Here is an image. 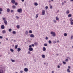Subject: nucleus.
Wrapping results in <instances>:
<instances>
[{
    "label": "nucleus",
    "instance_id": "1",
    "mask_svg": "<svg viewBox=\"0 0 73 73\" xmlns=\"http://www.w3.org/2000/svg\"><path fill=\"white\" fill-rule=\"evenodd\" d=\"M3 20L4 21V23H5V24L6 25H7V21L5 20L6 19L5 18H3Z\"/></svg>",
    "mask_w": 73,
    "mask_h": 73
},
{
    "label": "nucleus",
    "instance_id": "2",
    "mask_svg": "<svg viewBox=\"0 0 73 73\" xmlns=\"http://www.w3.org/2000/svg\"><path fill=\"white\" fill-rule=\"evenodd\" d=\"M50 34L52 35L53 37H55L56 36V33L52 31L50 33Z\"/></svg>",
    "mask_w": 73,
    "mask_h": 73
},
{
    "label": "nucleus",
    "instance_id": "3",
    "mask_svg": "<svg viewBox=\"0 0 73 73\" xmlns=\"http://www.w3.org/2000/svg\"><path fill=\"white\" fill-rule=\"evenodd\" d=\"M22 9H18L17 10V12L18 13H21L22 12Z\"/></svg>",
    "mask_w": 73,
    "mask_h": 73
},
{
    "label": "nucleus",
    "instance_id": "4",
    "mask_svg": "<svg viewBox=\"0 0 73 73\" xmlns=\"http://www.w3.org/2000/svg\"><path fill=\"white\" fill-rule=\"evenodd\" d=\"M42 15H44L45 14V11L44 10H42Z\"/></svg>",
    "mask_w": 73,
    "mask_h": 73
},
{
    "label": "nucleus",
    "instance_id": "5",
    "mask_svg": "<svg viewBox=\"0 0 73 73\" xmlns=\"http://www.w3.org/2000/svg\"><path fill=\"white\" fill-rule=\"evenodd\" d=\"M70 21V23L71 25H73V20L72 19V18H71Z\"/></svg>",
    "mask_w": 73,
    "mask_h": 73
},
{
    "label": "nucleus",
    "instance_id": "6",
    "mask_svg": "<svg viewBox=\"0 0 73 73\" xmlns=\"http://www.w3.org/2000/svg\"><path fill=\"white\" fill-rule=\"evenodd\" d=\"M1 28L2 29H4L5 28V26H4V25H2L1 26Z\"/></svg>",
    "mask_w": 73,
    "mask_h": 73
},
{
    "label": "nucleus",
    "instance_id": "7",
    "mask_svg": "<svg viewBox=\"0 0 73 73\" xmlns=\"http://www.w3.org/2000/svg\"><path fill=\"white\" fill-rule=\"evenodd\" d=\"M29 51H33V48L32 47H29Z\"/></svg>",
    "mask_w": 73,
    "mask_h": 73
},
{
    "label": "nucleus",
    "instance_id": "8",
    "mask_svg": "<svg viewBox=\"0 0 73 73\" xmlns=\"http://www.w3.org/2000/svg\"><path fill=\"white\" fill-rule=\"evenodd\" d=\"M24 70L25 72H27L28 71V69L27 68H25L24 69Z\"/></svg>",
    "mask_w": 73,
    "mask_h": 73
},
{
    "label": "nucleus",
    "instance_id": "9",
    "mask_svg": "<svg viewBox=\"0 0 73 73\" xmlns=\"http://www.w3.org/2000/svg\"><path fill=\"white\" fill-rule=\"evenodd\" d=\"M11 2L12 4H15V0H12Z\"/></svg>",
    "mask_w": 73,
    "mask_h": 73
},
{
    "label": "nucleus",
    "instance_id": "10",
    "mask_svg": "<svg viewBox=\"0 0 73 73\" xmlns=\"http://www.w3.org/2000/svg\"><path fill=\"white\" fill-rule=\"evenodd\" d=\"M1 12H3V9L0 8V15L1 14Z\"/></svg>",
    "mask_w": 73,
    "mask_h": 73
},
{
    "label": "nucleus",
    "instance_id": "11",
    "mask_svg": "<svg viewBox=\"0 0 73 73\" xmlns=\"http://www.w3.org/2000/svg\"><path fill=\"white\" fill-rule=\"evenodd\" d=\"M2 33H3V34H4L5 33H6V31H5V30H3L2 32Z\"/></svg>",
    "mask_w": 73,
    "mask_h": 73
},
{
    "label": "nucleus",
    "instance_id": "12",
    "mask_svg": "<svg viewBox=\"0 0 73 73\" xmlns=\"http://www.w3.org/2000/svg\"><path fill=\"white\" fill-rule=\"evenodd\" d=\"M17 51L18 52H20L21 51V48H17Z\"/></svg>",
    "mask_w": 73,
    "mask_h": 73
},
{
    "label": "nucleus",
    "instance_id": "13",
    "mask_svg": "<svg viewBox=\"0 0 73 73\" xmlns=\"http://www.w3.org/2000/svg\"><path fill=\"white\" fill-rule=\"evenodd\" d=\"M34 36H35L33 34H31L30 35V37L31 38L34 37Z\"/></svg>",
    "mask_w": 73,
    "mask_h": 73
},
{
    "label": "nucleus",
    "instance_id": "14",
    "mask_svg": "<svg viewBox=\"0 0 73 73\" xmlns=\"http://www.w3.org/2000/svg\"><path fill=\"white\" fill-rule=\"evenodd\" d=\"M25 34L26 35H28V31H26L25 32Z\"/></svg>",
    "mask_w": 73,
    "mask_h": 73
},
{
    "label": "nucleus",
    "instance_id": "15",
    "mask_svg": "<svg viewBox=\"0 0 73 73\" xmlns=\"http://www.w3.org/2000/svg\"><path fill=\"white\" fill-rule=\"evenodd\" d=\"M7 12L8 13L9 12H10V9L9 8L7 9Z\"/></svg>",
    "mask_w": 73,
    "mask_h": 73
},
{
    "label": "nucleus",
    "instance_id": "16",
    "mask_svg": "<svg viewBox=\"0 0 73 73\" xmlns=\"http://www.w3.org/2000/svg\"><path fill=\"white\" fill-rule=\"evenodd\" d=\"M42 57L43 58H45V55H42Z\"/></svg>",
    "mask_w": 73,
    "mask_h": 73
},
{
    "label": "nucleus",
    "instance_id": "17",
    "mask_svg": "<svg viewBox=\"0 0 73 73\" xmlns=\"http://www.w3.org/2000/svg\"><path fill=\"white\" fill-rule=\"evenodd\" d=\"M34 5H35V6H37L38 5V3H35L34 4Z\"/></svg>",
    "mask_w": 73,
    "mask_h": 73
},
{
    "label": "nucleus",
    "instance_id": "18",
    "mask_svg": "<svg viewBox=\"0 0 73 73\" xmlns=\"http://www.w3.org/2000/svg\"><path fill=\"white\" fill-rule=\"evenodd\" d=\"M4 72H3V70L1 69L0 70V73H3Z\"/></svg>",
    "mask_w": 73,
    "mask_h": 73
},
{
    "label": "nucleus",
    "instance_id": "19",
    "mask_svg": "<svg viewBox=\"0 0 73 73\" xmlns=\"http://www.w3.org/2000/svg\"><path fill=\"white\" fill-rule=\"evenodd\" d=\"M70 12V11H69V10H67L66 11V13L67 14H69V13Z\"/></svg>",
    "mask_w": 73,
    "mask_h": 73
},
{
    "label": "nucleus",
    "instance_id": "20",
    "mask_svg": "<svg viewBox=\"0 0 73 73\" xmlns=\"http://www.w3.org/2000/svg\"><path fill=\"white\" fill-rule=\"evenodd\" d=\"M12 33L14 35H15L16 34V31H14Z\"/></svg>",
    "mask_w": 73,
    "mask_h": 73
},
{
    "label": "nucleus",
    "instance_id": "21",
    "mask_svg": "<svg viewBox=\"0 0 73 73\" xmlns=\"http://www.w3.org/2000/svg\"><path fill=\"white\" fill-rule=\"evenodd\" d=\"M43 51H45V50H46V48H45V47H44L43 48Z\"/></svg>",
    "mask_w": 73,
    "mask_h": 73
},
{
    "label": "nucleus",
    "instance_id": "22",
    "mask_svg": "<svg viewBox=\"0 0 73 73\" xmlns=\"http://www.w3.org/2000/svg\"><path fill=\"white\" fill-rule=\"evenodd\" d=\"M68 17H72V15H71V14H69L68 15Z\"/></svg>",
    "mask_w": 73,
    "mask_h": 73
},
{
    "label": "nucleus",
    "instance_id": "23",
    "mask_svg": "<svg viewBox=\"0 0 73 73\" xmlns=\"http://www.w3.org/2000/svg\"><path fill=\"white\" fill-rule=\"evenodd\" d=\"M67 72H68V73H70V70H69V69H67Z\"/></svg>",
    "mask_w": 73,
    "mask_h": 73
},
{
    "label": "nucleus",
    "instance_id": "24",
    "mask_svg": "<svg viewBox=\"0 0 73 73\" xmlns=\"http://www.w3.org/2000/svg\"><path fill=\"white\" fill-rule=\"evenodd\" d=\"M12 8H13V9H15V8H16V6H15V5H13L12 6Z\"/></svg>",
    "mask_w": 73,
    "mask_h": 73
},
{
    "label": "nucleus",
    "instance_id": "25",
    "mask_svg": "<svg viewBox=\"0 0 73 73\" xmlns=\"http://www.w3.org/2000/svg\"><path fill=\"white\" fill-rule=\"evenodd\" d=\"M10 51H11V52H14V50H13V49H11V48L10 49Z\"/></svg>",
    "mask_w": 73,
    "mask_h": 73
},
{
    "label": "nucleus",
    "instance_id": "26",
    "mask_svg": "<svg viewBox=\"0 0 73 73\" xmlns=\"http://www.w3.org/2000/svg\"><path fill=\"white\" fill-rule=\"evenodd\" d=\"M68 35H67V34L66 33H64V36H67Z\"/></svg>",
    "mask_w": 73,
    "mask_h": 73
},
{
    "label": "nucleus",
    "instance_id": "27",
    "mask_svg": "<svg viewBox=\"0 0 73 73\" xmlns=\"http://www.w3.org/2000/svg\"><path fill=\"white\" fill-rule=\"evenodd\" d=\"M17 27L18 29H19L20 28V26L19 25H17Z\"/></svg>",
    "mask_w": 73,
    "mask_h": 73
},
{
    "label": "nucleus",
    "instance_id": "28",
    "mask_svg": "<svg viewBox=\"0 0 73 73\" xmlns=\"http://www.w3.org/2000/svg\"><path fill=\"white\" fill-rule=\"evenodd\" d=\"M9 32H12V29H10L9 30Z\"/></svg>",
    "mask_w": 73,
    "mask_h": 73
},
{
    "label": "nucleus",
    "instance_id": "29",
    "mask_svg": "<svg viewBox=\"0 0 73 73\" xmlns=\"http://www.w3.org/2000/svg\"><path fill=\"white\" fill-rule=\"evenodd\" d=\"M34 44H35V45L36 46V45H37V42H35L34 43Z\"/></svg>",
    "mask_w": 73,
    "mask_h": 73
},
{
    "label": "nucleus",
    "instance_id": "30",
    "mask_svg": "<svg viewBox=\"0 0 73 73\" xmlns=\"http://www.w3.org/2000/svg\"><path fill=\"white\" fill-rule=\"evenodd\" d=\"M38 14H37L36 16V18H37L38 17Z\"/></svg>",
    "mask_w": 73,
    "mask_h": 73
},
{
    "label": "nucleus",
    "instance_id": "31",
    "mask_svg": "<svg viewBox=\"0 0 73 73\" xmlns=\"http://www.w3.org/2000/svg\"><path fill=\"white\" fill-rule=\"evenodd\" d=\"M48 43L49 44H51L52 43V41L50 40H49L48 41Z\"/></svg>",
    "mask_w": 73,
    "mask_h": 73
},
{
    "label": "nucleus",
    "instance_id": "32",
    "mask_svg": "<svg viewBox=\"0 0 73 73\" xmlns=\"http://www.w3.org/2000/svg\"><path fill=\"white\" fill-rule=\"evenodd\" d=\"M44 46H47L48 44H44Z\"/></svg>",
    "mask_w": 73,
    "mask_h": 73
},
{
    "label": "nucleus",
    "instance_id": "33",
    "mask_svg": "<svg viewBox=\"0 0 73 73\" xmlns=\"http://www.w3.org/2000/svg\"><path fill=\"white\" fill-rule=\"evenodd\" d=\"M59 19L58 18V17H56V20L57 21H58V20H59Z\"/></svg>",
    "mask_w": 73,
    "mask_h": 73
},
{
    "label": "nucleus",
    "instance_id": "34",
    "mask_svg": "<svg viewBox=\"0 0 73 73\" xmlns=\"http://www.w3.org/2000/svg\"><path fill=\"white\" fill-rule=\"evenodd\" d=\"M17 46H18V45H15V48L16 49L17 48Z\"/></svg>",
    "mask_w": 73,
    "mask_h": 73
},
{
    "label": "nucleus",
    "instance_id": "35",
    "mask_svg": "<svg viewBox=\"0 0 73 73\" xmlns=\"http://www.w3.org/2000/svg\"><path fill=\"white\" fill-rule=\"evenodd\" d=\"M29 33H32V31L31 30H30L29 31Z\"/></svg>",
    "mask_w": 73,
    "mask_h": 73
},
{
    "label": "nucleus",
    "instance_id": "36",
    "mask_svg": "<svg viewBox=\"0 0 73 73\" xmlns=\"http://www.w3.org/2000/svg\"><path fill=\"white\" fill-rule=\"evenodd\" d=\"M65 61H66V62H68V59L67 58L65 60Z\"/></svg>",
    "mask_w": 73,
    "mask_h": 73
},
{
    "label": "nucleus",
    "instance_id": "37",
    "mask_svg": "<svg viewBox=\"0 0 73 73\" xmlns=\"http://www.w3.org/2000/svg\"><path fill=\"white\" fill-rule=\"evenodd\" d=\"M71 40H73V36L72 35L71 36Z\"/></svg>",
    "mask_w": 73,
    "mask_h": 73
},
{
    "label": "nucleus",
    "instance_id": "38",
    "mask_svg": "<svg viewBox=\"0 0 73 73\" xmlns=\"http://www.w3.org/2000/svg\"><path fill=\"white\" fill-rule=\"evenodd\" d=\"M63 63L64 65H65V64H66V62H64V61L63 62Z\"/></svg>",
    "mask_w": 73,
    "mask_h": 73
},
{
    "label": "nucleus",
    "instance_id": "39",
    "mask_svg": "<svg viewBox=\"0 0 73 73\" xmlns=\"http://www.w3.org/2000/svg\"><path fill=\"white\" fill-rule=\"evenodd\" d=\"M15 5H17V2H15Z\"/></svg>",
    "mask_w": 73,
    "mask_h": 73
},
{
    "label": "nucleus",
    "instance_id": "40",
    "mask_svg": "<svg viewBox=\"0 0 73 73\" xmlns=\"http://www.w3.org/2000/svg\"><path fill=\"white\" fill-rule=\"evenodd\" d=\"M48 37L46 36L45 38V39L46 40H48Z\"/></svg>",
    "mask_w": 73,
    "mask_h": 73
},
{
    "label": "nucleus",
    "instance_id": "41",
    "mask_svg": "<svg viewBox=\"0 0 73 73\" xmlns=\"http://www.w3.org/2000/svg\"><path fill=\"white\" fill-rule=\"evenodd\" d=\"M11 61L12 62H14L15 61L14 60H12Z\"/></svg>",
    "mask_w": 73,
    "mask_h": 73
},
{
    "label": "nucleus",
    "instance_id": "42",
    "mask_svg": "<svg viewBox=\"0 0 73 73\" xmlns=\"http://www.w3.org/2000/svg\"><path fill=\"white\" fill-rule=\"evenodd\" d=\"M23 71H21L20 72V73H23Z\"/></svg>",
    "mask_w": 73,
    "mask_h": 73
},
{
    "label": "nucleus",
    "instance_id": "43",
    "mask_svg": "<svg viewBox=\"0 0 73 73\" xmlns=\"http://www.w3.org/2000/svg\"><path fill=\"white\" fill-rule=\"evenodd\" d=\"M13 10H11V13H13Z\"/></svg>",
    "mask_w": 73,
    "mask_h": 73
},
{
    "label": "nucleus",
    "instance_id": "44",
    "mask_svg": "<svg viewBox=\"0 0 73 73\" xmlns=\"http://www.w3.org/2000/svg\"><path fill=\"white\" fill-rule=\"evenodd\" d=\"M57 67L58 68H60V66L59 65H58Z\"/></svg>",
    "mask_w": 73,
    "mask_h": 73
},
{
    "label": "nucleus",
    "instance_id": "45",
    "mask_svg": "<svg viewBox=\"0 0 73 73\" xmlns=\"http://www.w3.org/2000/svg\"><path fill=\"white\" fill-rule=\"evenodd\" d=\"M0 38H1V39L3 38V36H0Z\"/></svg>",
    "mask_w": 73,
    "mask_h": 73
},
{
    "label": "nucleus",
    "instance_id": "46",
    "mask_svg": "<svg viewBox=\"0 0 73 73\" xmlns=\"http://www.w3.org/2000/svg\"><path fill=\"white\" fill-rule=\"evenodd\" d=\"M46 9H48V6H46L45 7Z\"/></svg>",
    "mask_w": 73,
    "mask_h": 73
},
{
    "label": "nucleus",
    "instance_id": "47",
    "mask_svg": "<svg viewBox=\"0 0 73 73\" xmlns=\"http://www.w3.org/2000/svg\"><path fill=\"white\" fill-rule=\"evenodd\" d=\"M28 54H30L31 53V52L30 51H28Z\"/></svg>",
    "mask_w": 73,
    "mask_h": 73
},
{
    "label": "nucleus",
    "instance_id": "48",
    "mask_svg": "<svg viewBox=\"0 0 73 73\" xmlns=\"http://www.w3.org/2000/svg\"><path fill=\"white\" fill-rule=\"evenodd\" d=\"M54 44H56V41H54Z\"/></svg>",
    "mask_w": 73,
    "mask_h": 73
},
{
    "label": "nucleus",
    "instance_id": "49",
    "mask_svg": "<svg viewBox=\"0 0 73 73\" xmlns=\"http://www.w3.org/2000/svg\"><path fill=\"white\" fill-rule=\"evenodd\" d=\"M60 11V10H58L57 12V13H58V12H59Z\"/></svg>",
    "mask_w": 73,
    "mask_h": 73
},
{
    "label": "nucleus",
    "instance_id": "50",
    "mask_svg": "<svg viewBox=\"0 0 73 73\" xmlns=\"http://www.w3.org/2000/svg\"><path fill=\"white\" fill-rule=\"evenodd\" d=\"M50 9H52V8H53V7H52V6H51L50 7Z\"/></svg>",
    "mask_w": 73,
    "mask_h": 73
},
{
    "label": "nucleus",
    "instance_id": "51",
    "mask_svg": "<svg viewBox=\"0 0 73 73\" xmlns=\"http://www.w3.org/2000/svg\"><path fill=\"white\" fill-rule=\"evenodd\" d=\"M32 46H35V44H32Z\"/></svg>",
    "mask_w": 73,
    "mask_h": 73
},
{
    "label": "nucleus",
    "instance_id": "52",
    "mask_svg": "<svg viewBox=\"0 0 73 73\" xmlns=\"http://www.w3.org/2000/svg\"><path fill=\"white\" fill-rule=\"evenodd\" d=\"M32 45H30L29 46V47H30V48H31V47H32Z\"/></svg>",
    "mask_w": 73,
    "mask_h": 73
},
{
    "label": "nucleus",
    "instance_id": "53",
    "mask_svg": "<svg viewBox=\"0 0 73 73\" xmlns=\"http://www.w3.org/2000/svg\"><path fill=\"white\" fill-rule=\"evenodd\" d=\"M62 5H64V2H62Z\"/></svg>",
    "mask_w": 73,
    "mask_h": 73
},
{
    "label": "nucleus",
    "instance_id": "54",
    "mask_svg": "<svg viewBox=\"0 0 73 73\" xmlns=\"http://www.w3.org/2000/svg\"><path fill=\"white\" fill-rule=\"evenodd\" d=\"M54 23H56V20H54Z\"/></svg>",
    "mask_w": 73,
    "mask_h": 73
},
{
    "label": "nucleus",
    "instance_id": "55",
    "mask_svg": "<svg viewBox=\"0 0 73 73\" xmlns=\"http://www.w3.org/2000/svg\"><path fill=\"white\" fill-rule=\"evenodd\" d=\"M68 68L69 69H70V66H68Z\"/></svg>",
    "mask_w": 73,
    "mask_h": 73
},
{
    "label": "nucleus",
    "instance_id": "56",
    "mask_svg": "<svg viewBox=\"0 0 73 73\" xmlns=\"http://www.w3.org/2000/svg\"><path fill=\"white\" fill-rule=\"evenodd\" d=\"M58 42H59V40H58L57 41V43Z\"/></svg>",
    "mask_w": 73,
    "mask_h": 73
},
{
    "label": "nucleus",
    "instance_id": "57",
    "mask_svg": "<svg viewBox=\"0 0 73 73\" xmlns=\"http://www.w3.org/2000/svg\"><path fill=\"white\" fill-rule=\"evenodd\" d=\"M17 19H19V18L18 16H16Z\"/></svg>",
    "mask_w": 73,
    "mask_h": 73
},
{
    "label": "nucleus",
    "instance_id": "58",
    "mask_svg": "<svg viewBox=\"0 0 73 73\" xmlns=\"http://www.w3.org/2000/svg\"><path fill=\"white\" fill-rule=\"evenodd\" d=\"M11 41H13V39H11Z\"/></svg>",
    "mask_w": 73,
    "mask_h": 73
},
{
    "label": "nucleus",
    "instance_id": "59",
    "mask_svg": "<svg viewBox=\"0 0 73 73\" xmlns=\"http://www.w3.org/2000/svg\"><path fill=\"white\" fill-rule=\"evenodd\" d=\"M22 2H24V0H22Z\"/></svg>",
    "mask_w": 73,
    "mask_h": 73
},
{
    "label": "nucleus",
    "instance_id": "60",
    "mask_svg": "<svg viewBox=\"0 0 73 73\" xmlns=\"http://www.w3.org/2000/svg\"><path fill=\"white\" fill-rule=\"evenodd\" d=\"M70 1H72V2H73V0H70Z\"/></svg>",
    "mask_w": 73,
    "mask_h": 73
},
{
    "label": "nucleus",
    "instance_id": "61",
    "mask_svg": "<svg viewBox=\"0 0 73 73\" xmlns=\"http://www.w3.org/2000/svg\"><path fill=\"white\" fill-rule=\"evenodd\" d=\"M56 55H57L56 56H57L58 55V54H56Z\"/></svg>",
    "mask_w": 73,
    "mask_h": 73
},
{
    "label": "nucleus",
    "instance_id": "62",
    "mask_svg": "<svg viewBox=\"0 0 73 73\" xmlns=\"http://www.w3.org/2000/svg\"><path fill=\"white\" fill-rule=\"evenodd\" d=\"M59 65H60V66H61V65H62V64H59Z\"/></svg>",
    "mask_w": 73,
    "mask_h": 73
},
{
    "label": "nucleus",
    "instance_id": "63",
    "mask_svg": "<svg viewBox=\"0 0 73 73\" xmlns=\"http://www.w3.org/2000/svg\"><path fill=\"white\" fill-rule=\"evenodd\" d=\"M48 2H49V3H50V2H51V1H48Z\"/></svg>",
    "mask_w": 73,
    "mask_h": 73
},
{
    "label": "nucleus",
    "instance_id": "64",
    "mask_svg": "<svg viewBox=\"0 0 73 73\" xmlns=\"http://www.w3.org/2000/svg\"><path fill=\"white\" fill-rule=\"evenodd\" d=\"M52 73H54V71H52Z\"/></svg>",
    "mask_w": 73,
    "mask_h": 73
}]
</instances>
